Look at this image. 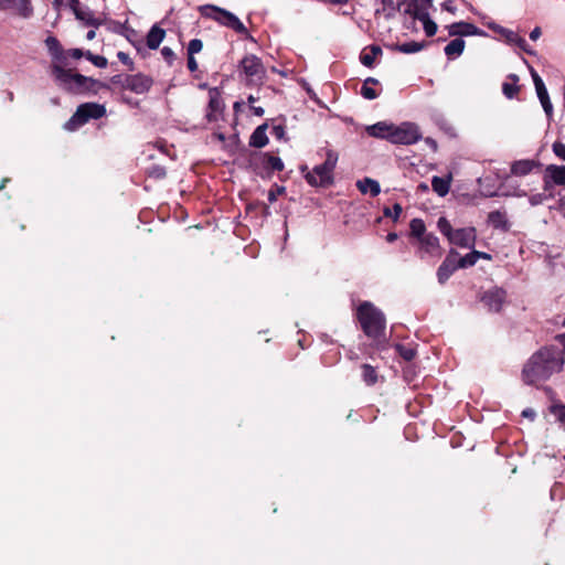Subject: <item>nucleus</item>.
<instances>
[{
  "label": "nucleus",
  "instance_id": "1",
  "mask_svg": "<svg viewBox=\"0 0 565 565\" xmlns=\"http://www.w3.org/2000/svg\"><path fill=\"white\" fill-rule=\"evenodd\" d=\"M565 358L556 345H545L534 352L522 369V380L527 385L547 381L562 371Z\"/></svg>",
  "mask_w": 565,
  "mask_h": 565
},
{
  "label": "nucleus",
  "instance_id": "2",
  "mask_svg": "<svg viewBox=\"0 0 565 565\" xmlns=\"http://www.w3.org/2000/svg\"><path fill=\"white\" fill-rule=\"evenodd\" d=\"M355 319L365 337L371 341L370 347L377 351L388 348L385 315L370 301H362L355 310Z\"/></svg>",
  "mask_w": 565,
  "mask_h": 565
},
{
  "label": "nucleus",
  "instance_id": "3",
  "mask_svg": "<svg viewBox=\"0 0 565 565\" xmlns=\"http://www.w3.org/2000/svg\"><path fill=\"white\" fill-rule=\"evenodd\" d=\"M55 72L61 78L58 85L72 93L97 95L102 89H110L108 84L79 73H74L72 70H61L56 66Z\"/></svg>",
  "mask_w": 565,
  "mask_h": 565
},
{
  "label": "nucleus",
  "instance_id": "4",
  "mask_svg": "<svg viewBox=\"0 0 565 565\" xmlns=\"http://www.w3.org/2000/svg\"><path fill=\"white\" fill-rule=\"evenodd\" d=\"M339 160V154L328 149L323 163L316 166L311 171L307 166L300 168L307 183L315 188H329L334 183L333 172Z\"/></svg>",
  "mask_w": 565,
  "mask_h": 565
},
{
  "label": "nucleus",
  "instance_id": "5",
  "mask_svg": "<svg viewBox=\"0 0 565 565\" xmlns=\"http://www.w3.org/2000/svg\"><path fill=\"white\" fill-rule=\"evenodd\" d=\"M44 43L52 60L50 73L57 84L61 83V78L55 72V67L57 66L61 70H67L66 66L68 65L70 57L79 60L85 57L86 54V51H83L82 49L64 50L58 39L53 35L47 36Z\"/></svg>",
  "mask_w": 565,
  "mask_h": 565
},
{
  "label": "nucleus",
  "instance_id": "6",
  "mask_svg": "<svg viewBox=\"0 0 565 565\" xmlns=\"http://www.w3.org/2000/svg\"><path fill=\"white\" fill-rule=\"evenodd\" d=\"M201 17L213 20L222 26L228 28L236 33L250 38V34L244 23L231 11L215 4H203L199 7Z\"/></svg>",
  "mask_w": 565,
  "mask_h": 565
},
{
  "label": "nucleus",
  "instance_id": "7",
  "mask_svg": "<svg viewBox=\"0 0 565 565\" xmlns=\"http://www.w3.org/2000/svg\"><path fill=\"white\" fill-rule=\"evenodd\" d=\"M437 227L440 233L447 237L450 244L462 248H473L477 241V232L475 227L454 230L450 222L444 216L438 218Z\"/></svg>",
  "mask_w": 565,
  "mask_h": 565
},
{
  "label": "nucleus",
  "instance_id": "8",
  "mask_svg": "<svg viewBox=\"0 0 565 565\" xmlns=\"http://www.w3.org/2000/svg\"><path fill=\"white\" fill-rule=\"evenodd\" d=\"M106 115V107L98 103L81 104L63 128L67 131H76L92 119H100Z\"/></svg>",
  "mask_w": 565,
  "mask_h": 565
},
{
  "label": "nucleus",
  "instance_id": "9",
  "mask_svg": "<svg viewBox=\"0 0 565 565\" xmlns=\"http://www.w3.org/2000/svg\"><path fill=\"white\" fill-rule=\"evenodd\" d=\"M238 67L245 75L247 86H260L264 84L266 78V68L262 60L255 54L245 55Z\"/></svg>",
  "mask_w": 565,
  "mask_h": 565
},
{
  "label": "nucleus",
  "instance_id": "10",
  "mask_svg": "<svg viewBox=\"0 0 565 565\" xmlns=\"http://www.w3.org/2000/svg\"><path fill=\"white\" fill-rule=\"evenodd\" d=\"M422 138L417 125L412 122H403L399 126L393 125L388 135V141L398 145H413Z\"/></svg>",
  "mask_w": 565,
  "mask_h": 565
},
{
  "label": "nucleus",
  "instance_id": "11",
  "mask_svg": "<svg viewBox=\"0 0 565 565\" xmlns=\"http://www.w3.org/2000/svg\"><path fill=\"white\" fill-rule=\"evenodd\" d=\"M459 253L451 248L447 254L444 262L437 269V279L440 285L446 284V281L451 277V275L460 268L458 263Z\"/></svg>",
  "mask_w": 565,
  "mask_h": 565
},
{
  "label": "nucleus",
  "instance_id": "12",
  "mask_svg": "<svg viewBox=\"0 0 565 565\" xmlns=\"http://www.w3.org/2000/svg\"><path fill=\"white\" fill-rule=\"evenodd\" d=\"M153 85V78L149 75L137 73L127 75L126 87L135 94L142 95L148 93Z\"/></svg>",
  "mask_w": 565,
  "mask_h": 565
},
{
  "label": "nucleus",
  "instance_id": "13",
  "mask_svg": "<svg viewBox=\"0 0 565 565\" xmlns=\"http://www.w3.org/2000/svg\"><path fill=\"white\" fill-rule=\"evenodd\" d=\"M71 10L73 11L75 18L82 21L85 25L98 28L102 25L103 20L96 18L88 8H83L79 0H67Z\"/></svg>",
  "mask_w": 565,
  "mask_h": 565
},
{
  "label": "nucleus",
  "instance_id": "14",
  "mask_svg": "<svg viewBox=\"0 0 565 565\" xmlns=\"http://www.w3.org/2000/svg\"><path fill=\"white\" fill-rule=\"evenodd\" d=\"M531 76L536 89L537 97L542 104V107L547 116V118H551L553 116V105L550 100V96L547 93V89L545 87V84L543 79L540 77V75L535 72L533 67H530Z\"/></svg>",
  "mask_w": 565,
  "mask_h": 565
},
{
  "label": "nucleus",
  "instance_id": "15",
  "mask_svg": "<svg viewBox=\"0 0 565 565\" xmlns=\"http://www.w3.org/2000/svg\"><path fill=\"white\" fill-rule=\"evenodd\" d=\"M507 292L502 288H492L486 291L481 298L484 306L492 312H500L505 302Z\"/></svg>",
  "mask_w": 565,
  "mask_h": 565
},
{
  "label": "nucleus",
  "instance_id": "16",
  "mask_svg": "<svg viewBox=\"0 0 565 565\" xmlns=\"http://www.w3.org/2000/svg\"><path fill=\"white\" fill-rule=\"evenodd\" d=\"M420 247H419V257L423 259L424 254H428L433 257H440L441 256V247L439 244V239L436 235L433 233L426 234L424 237L419 239Z\"/></svg>",
  "mask_w": 565,
  "mask_h": 565
},
{
  "label": "nucleus",
  "instance_id": "17",
  "mask_svg": "<svg viewBox=\"0 0 565 565\" xmlns=\"http://www.w3.org/2000/svg\"><path fill=\"white\" fill-rule=\"evenodd\" d=\"M551 182L565 186V166L550 164L545 169L544 191L551 189Z\"/></svg>",
  "mask_w": 565,
  "mask_h": 565
},
{
  "label": "nucleus",
  "instance_id": "18",
  "mask_svg": "<svg viewBox=\"0 0 565 565\" xmlns=\"http://www.w3.org/2000/svg\"><path fill=\"white\" fill-rule=\"evenodd\" d=\"M446 28L448 30L449 36H469L482 33L478 26L466 21L455 22Z\"/></svg>",
  "mask_w": 565,
  "mask_h": 565
},
{
  "label": "nucleus",
  "instance_id": "19",
  "mask_svg": "<svg viewBox=\"0 0 565 565\" xmlns=\"http://www.w3.org/2000/svg\"><path fill=\"white\" fill-rule=\"evenodd\" d=\"M262 168L266 170L267 177H270L273 172H280L284 170L285 164L279 157L273 156L269 152L260 154Z\"/></svg>",
  "mask_w": 565,
  "mask_h": 565
},
{
  "label": "nucleus",
  "instance_id": "20",
  "mask_svg": "<svg viewBox=\"0 0 565 565\" xmlns=\"http://www.w3.org/2000/svg\"><path fill=\"white\" fill-rule=\"evenodd\" d=\"M224 109V103L217 92L210 93V99L207 104V113L205 115L209 122L217 120V114H221Z\"/></svg>",
  "mask_w": 565,
  "mask_h": 565
},
{
  "label": "nucleus",
  "instance_id": "21",
  "mask_svg": "<svg viewBox=\"0 0 565 565\" xmlns=\"http://www.w3.org/2000/svg\"><path fill=\"white\" fill-rule=\"evenodd\" d=\"M488 222L495 230H500L502 232L510 231V223L505 212H501L499 210L490 212L488 214Z\"/></svg>",
  "mask_w": 565,
  "mask_h": 565
},
{
  "label": "nucleus",
  "instance_id": "22",
  "mask_svg": "<svg viewBox=\"0 0 565 565\" xmlns=\"http://www.w3.org/2000/svg\"><path fill=\"white\" fill-rule=\"evenodd\" d=\"M539 166H540V163L534 160H530V159L518 160L512 163L511 172L514 175L524 177V175L531 173L533 171V169Z\"/></svg>",
  "mask_w": 565,
  "mask_h": 565
},
{
  "label": "nucleus",
  "instance_id": "23",
  "mask_svg": "<svg viewBox=\"0 0 565 565\" xmlns=\"http://www.w3.org/2000/svg\"><path fill=\"white\" fill-rule=\"evenodd\" d=\"M268 128L267 122L259 125L252 134L249 138V146L254 148H263L268 143V137L266 130Z\"/></svg>",
  "mask_w": 565,
  "mask_h": 565
},
{
  "label": "nucleus",
  "instance_id": "24",
  "mask_svg": "<svg viewBox=\"0 0 565 565\" xmlns=\"http://www.w3.org/2000/svg\"><path fill=\"white\" fill-rule=\"evenodd\" d=\"M383 54V51L381 46L372 44L365 50L362 51L360 55V62L369 67L372 68L374 66V61L377 56H381Z\"/></svg>",
  "mask_w": 565,
  "mask_h": 565
},
{
  "label": "nucleus",
  "instance_id": "25",
  "mask_svg": "<svg viewBox=\"0 0 565 565\" xmlns=\"http://www.w3.org/2000/svg\"><path fill=\"white\" fill-rule=\"evenodd\" d=\"M427 45H428V42H425V41H423V42L411 41V42H406V43H402V44H399V43L392 44L388 47L392 51L401 52L404 54H412V53H417V52L422 51Z\"/></svg>",
  "mask_w": 565,
  "mask_h": 565
},
{
  "label": "nucleus",
  "instance_id": "26",
  "mask_svg": "<svg viewBox=\"0 0 565 565\" xmlns=\"http://www.w3.org/2000/svg\"><path fill=\"white\" fill-rule=\"evenodd\" d=\"M451 181H452L451 174H449L445 178L434 175L431 179L433 191L436 192L439 196L447 195L450 190Z\"/></svg>",
  "mask_w": 565,
  "mask_h": 565
},
{
  "label": "nucleus",
  "instance_id": "27",
  "mask_svg": "<svg viewBox=\"0 0 565 565\" xmlns=\"http://www.w3.org/2000/svg\"><path fill=\"white\" fill-rule=\"evenodd\" d=\"M166 36V31L158 25H153L147 34V46L150 50H157Z\"/></svg>",
  "mask_w": 565,
  "mask_h": 565
},
{
  "label": "nucleus",
  "instance_id": "28",
  "mask_svg": "<svg viewBox=\"0 0 565 565\" xmlns=\"http://www.w3.org/2000/svg\"><path fill=\"white\" fill-rule=\"evenodd\" d=\"M359 191L363 194L370 193L371 196H377L381 192L380 183L371 178H364L356 182Z\"/></svg>",
  "mask_w": 565,
  "mask_h": 565
},
{
  "label": "nucleus",
  "instance_id": "29",
  "mask_svg": "<svg viewBox=\"0 0 565 565\" xmlns=\"http://www.w3.org/2000/svg\"><path fill=\"white\" fill-rule=\"evenodd\" d=\"M465 46L466 42L461 38H457L445 46L444 52L449 60H454L462 54Z\"/></svg>",
  "mask_w": 565,
  "mask_h": 565
},
{
  "label": "nucleus",
  "instance_id": "30",
  "mask_svg": "<svg viewBox=\"0 0 565 565\" xmlns=\"http://www.w3.org/2000/svg\"><path fill=\"white\" fill-rule=\"evenodd\" d=\"M508 79H510L511 83L504 82L502 84V93L507 98L512 99L516 97L521 89V87L518 85L520 78L516 74H509Z\"/></svg>",
  "mask_w": 565,
  "mask_h": 565
},
{
  "label": "nucleus",
  "instance_id": "31",
  "mask_svg": "<svg viewBox=\"0 0 565 565\" xmlns=\"http://www.w3.org/2000/svg\"><path fill=\"white\" fill-rule=\"evenodd\" d=\"M380 82L379 79L374 78V77H367L366 79H364L363 82V85L361 87V95L365 98V99H369V100H373L375 98L379 97L380 93L377 90H375L373 86H376L379 85Z\"/></svg>",
  "mask_w": 565,
  "mask_h": 565
},
{
  "label": "nucleus",
  "instance_id": "32",
  "mask_svg": "<svg viewBox=\"0 0 565 565\" xmlns=\"http://www.w3.org/2000/svg\"><path fill=\"white\" fill-rule=\"evenodd\" d=\"M361 376H362L363 382L367 386H373L379 381V373H377L376 367H374L367 363H364L361 365Z\"/></svg>",
  "mask_w": 565,
  "mask_h": 565
},
{
  "label": "nucleus",
  "instance_id": "33",
  "mask_svg": "<svg viewBox=\"0 0 565 565\" xmlns=\"http://www.w3.org/2000/svg\"><path fill=\"white\" fill-rule=\"evenodd\" d=\"M393 125H388L386 122L380 121L375 125H372L367 128V132L372 137L383 138L388 140V135L392 131Z\"/></svg>",
  "mask_w": 565,
  "mask_h": 565
},
{
  "label": "nucleus",
  "instance_id": "34",
  "mask_svg": "<svg viewBox=\"0 0 565 565\" xmlns=\"http://www.w3.org/2000/svg\"><path fill=\"white\" fill-rule=\"evenodd\" d=\"M414 19H417L423 22L424 31L427 36H434L436 34L438 26L429 18L428 12H425V10H423L418 14H415Z\"/></svg>",
  "mask_w": 565,
  "mask_h": 565
},
{
  "label": "nucleus",
  "instance_id": "35",
  "mask_svg": "<svg viewBox=\"0 0 565 565\" xmlns=\"http://www.w3.org/2000/svg\"><path fill=\"white\" fill-rule=\"evenodd\" d=\"M397 9L398 11L403 9V12L405 14H408L411 17H415V14H418L420 11H423L419 8L418 0H397Z\"/></svg>",
  "mask_w": 565,
  "mask_h": 565
},
{
  "label": "nucleus",
  "instance_id": "36",
  "mask_svg": "<svg viewBox=\"0 0 565 565\" xmlns=\"http://www.w3.org/2000/svg\"><path fill=\"white\" fill-rule=\"evenodd\" d=\"M12 6L18 10L19 14L23 18H29L33 13L31 0H10Z\"/></svg>",
  "mask_w": 565,
  "mask_h": 565
},
{
  "label": "nucleus",
  "instance_id": "37",
  "mask_svg": "<svg viewBox=\"0 0 565 565\" xmlns=\"http://www.w3.org/2000/svg\"><path fill=\"white\" fill-rule=\"evenodd\" d=\"M507 39L510 43L515 44L519 46L522 51H524L527 54H533V52L529 49L527 42L525 39L521 38L518 33L513 31L507 32Z\"/></svg>",
  "mask_w": 565,
  "mask_h": 565
},
{
  "label": "nucleus",
  "instance_id": "38",
  "mask_svg": "<svg viewBox=\"0 0 565 565\" xmlns=\"http://www.w3.org/2000/svg\"><path fill=\"white\" fill-rule=\"evenodd\" d=\"M382 4V9H377L376 13L381 11L384 13L386 19H392L395 15V12L398 11L397 3L394 0H380Z\"/></svg>",
  "mask_w": 565,
  "mask_h": 565
},
{
  "label": "nucleus",
  "instance_id": "39",
  "mask_svg": "<svg viewBox=\"0 0 565 565\" xmlns=\"http://www.w3.org/2000/svg\"><path fill=\"white\" fill-rule=\"evenodd\" d=\"M411 234L417 238L424 237L426 226L423 220L420 218H413L409 223Z\"/></svg>",
  "mask_w": 565,
  "mask_h": 565
},
{
  "label": "nucleus",
  "instance_id": "40",
  "mask_svg": "<svg viewBox=\"0 0 565 565\" xmlns=\"http://www.w3.org/2000/svg\"><path fill=\"white\" fill-rule=\"evenodd\" d=\"M146 173L149 178L156 180H161L167 175L166 168L159 164H152L151 167L147 168Z\"/></svg>",
  "mask_w": 565,
  "mask_h": 565
},
{
  "label": "nucleus",
  "instance_id": "41",
  "mask_svg": "<svg viewBox=\"0 0 565 565\" xmlns=\"http://www.w3.org/2000/svg\"><path fill=\"white\" fill-rule=\"evenodd\" d=\"M85 58L93 63L96 67L104 68L108 65V61L105 56L95 55L90 51H86Z\"/></svg>",
  "mask_w": 565,
  "mask_h": 565
},
{
  "label": "nucleus",
  "instance_id": "42",
  "mask_svg": "<svg viewBox=\"0 0 565 565\" xmlns=\"http://www.w3.org/2000/svg\"><path fill=\"white\" fill-rule=\"evenodd\" d=\"M396 351L398 354L405 360V361H412L415 355L416 351L413 348L405 347L403 344H396Z\"/></svg>",
  "mask_w": 565,
  "mask_h": 565
},
{
  "label": "nucleus",
  "instance_id": "43",
  "mask_svg": "<svg viewBox=\"0 0 565 565\" xmlns=\"http://www.w3.org/2000/svg\"><path fill=\"white\" fill-rule=\"evenodd\" d=\"M402 211H403V209H402L401 204L395 203L392 209L388 206H385L383 210V214L386 217H391L394 221H397L402 214Z\"/></svg>",
  "mask_w": 565,
  "mask_h": 565
},
{
  "label": "nucleus",
  "instance_id": "44",
  "mask_svg": "<svg viewBox=\"0 0 565 565\" xmlns=\"http://www.w3.org/2000/svg\"><path fill=\"white\" fill-rule=\"evenodd\" d=\"M203 49V42L200 39H192L188 44V55H195Z\"/></svg>",
  "mask_w": 565,
  "mask_h": 565
},
{
  "label": "nucleus",
  "instance_id": "45",
  "mask_svg": "<svg viewBox=\"0 0 565 565\" xmlns=\"http://www.w3.org/2000/svg\"><path fill=\"white\" fill-rule=\"evenodd\" d=\"M458 263L460 268H468L475 266L477 262L475 259L473 252H470L467 255L459 257Z\"/></svg>",
  "mask_w": 565,
  "mask_h": 565
},
{
  "label": "nucleus",
  "instance_id": "46",
  "mask_svg": "<svg viewBox=\"0 0 565 565\" xmlns=\"http://www.w3.org/2000/svg\"><path fill=\"white\" fill-rule=\"evenodd\" d=\"M127 75L117 74L110 77L109 82L111 85L119 87L122 90H127L126 87Z\"/></svg>",
  "mask_w": 565,
  "mask_h": 565
},
{
  "label": "nucleus",
  "instance_id": "47",
  "mask_svg": "<svg viewBox=\"0 0 565 565\" xmlns=\"http://www.w3.org/2000/svg\"><path fill=\"white\" fill-rule=\"evenodd\" d=\"M552 150L557 158L565 162V143L555 141L552 145Z\"/></svg>",
  "mask_w": 565,
  "mask_h": 565
},
{
  "label": "nucleus",
  "instance_id": "48",
  "mask_svg": "<svg viewBox=\"0 0 565 565\" xmlns=\"http://www.w3.org/2000/svg\"><path fill=\"white\" fill-rule=\"evenodd\" d=\"M551 412L557 417V419L561 423L565 424V405L564 404L553 405L551 408Z\"/></svg>",
  "mask_w": 565,
  "mask_h": 565
},
{
  "label": "nucleus",
  "instance_id": "49",
  "mask_svg": "<svg viewBox=\"0 0 565 565\" xmlns=\"http://www.w3.org/2000/svg\"><path fill=\"white\" fill-rule=\"evenodd\" d=\"M117 57L118 60L126 66H128L129 71H134L135 70V64H134V61L130 58V56L122 52V51H119L117 53Z\"/></svg>",
  "mask_w": 565,
  "mask_h": 565
},
{
  "label": "nucleus",
  "instance_id": "50",
  "mask_svg": "<svg viewBox=\"0 0 565 565\" xmlns=\"http://www.w3.org/2000/svg\"><path fill=\"white\" fill-rule=\"evenodd\" d=\"M161 55L164 58V61L168 63L169 66H171L173 64V62L175 60V54L170 47L163 46L161 50Z\"/></svg>",
  "mask_w": 565,
  "mask_h": 565
},
{
  "label": "nucleus",
  "instance_id": "51",
  "mask_svg": "<svg viewBox=\"0 0 565 565\" xmlns=\"http://www.w3.org/2000/svg\"><path fill=\"white\" fill-rule=\"evenodd\" d=\"M271 132L276 139L281 140V139H285L286 128L281 124L275 125V126H273Z\"/></svg>",
  "mask_w": 565,
  "mask_h": 565
},
{
  "label": "nucleus",
  "instance_id": "52",
  "mask_svg": "<svg viewBox=\"0 0 565 565\" xmlns=\"http://www.w3.org/2000/svg\"><path fill=\"white\" fill-rule=\"evenodd\" d=\"M285 188L284 186H277L276 190H269L268 192V201L270 203H274L277 200V195L284 194Z\"/></svg>",
  "mask_w": 565,
  "mask_h": 565
},
{
  "label": "nucleus",
  "instance_id": "53",
  "mask_svg": "<svg viewBox=\"0 0 565 565\" xmlns=\"http://www.w3.org/2000/svg\"><path fill=\"white\" fill-rule=\"evenodd\" d=\"M188 70L193 73L198 71V62L193 55H188V63H186Z\"/></svg>",
  "mask_w": 565,
  "mask_h": 565
},
{
  "label": "nucleus",
  "instance_id": "54",
  "mask_svg": "<svg viewBox=\"0 0 565 565\" xmlns=\"http://www.w3.org/2000/svg\"><path fill=\"white\" fill-rule=\"evenodd\" d=\"M441 8H443V10L448 11L451 14H455L457 11V8L454 6L452 1H450V0L443 2Z\"/></svg>",
  "mask_w": 565,
  "mask_h": 565
},
{
  "label": "nucleus",
  "instance_id": "55",
  "mask_svg": "<svg viewBox=\"0 0 565 565\" xmlns=\"http://www.w3.org/2000/svg\"><path fill=\"white\" fill-rule=\"evenodd\" d=\"M472 252H473V256H475L476 262H478L479 259H487V260L491 259V255L488 254V253L479 252V250H476V249H473Z\"/></svg>",
  "mask_w": 565,
  "mask_h": 565
},
{
  "label": "nucleus",
  "instance_id": "56",
  "mask_svg": "<svg viewBox=\"0 0 565 565\" xmlns=\"http://www.w3.org/2000/svg\"><path fill=\"white\" fill-rule=\"evenodd\" d=\"M419 8L428 12V9L433 6V0H418Z\"/></svg>",
  "mask_w": 565,
  "mask_h": 565
},
{
  "label": "nucleus",
  "instance_id": "57",
  "mask_svg": "<svg viewBox=\"0 0 565 565\" xmlns=\"http://www.w3.org/2000/svg\"><path fill=\"white\" fill-rule=\"evenodd\" d=\"M544 198H545L544 194H541V193L535 194L530 198V202H531V204L535 205V204L542 203Z\"/></svg>",
  "mask_w": 565,
  "mask_h": 565
},
{
  "label": "nucleus",
  "instance_id": "58",
  "mask_svg": "<svg viewBox=\"0 0 565 565\" xmlns=\"http://www.w3.org/2000/svg\"><path fill=\"white\" fill-rule=\"evenodd\" d=\"M541 29L539 26L534 28L530 33V39L532 41H536L541 36Z\"/></svg>",
  "mask_w": 565,
  "mask_h": 565
},
{
  "label": "nucleus",
  "instance_id": "59",
  "mask_svg": "<svg viewBox=\"0 0 565 565\" xmlns=\"http://www.w3.org/2000/svg\"><path fill=\"white\" fill-rule=\"evenodd\" d=\"M556 340L563 345V349H559V351L563 353V356L565 358V332L556 335Z\"/></svg>",
  "mask_w": 565,
  "mask_h": 565
},
{
  "label": "nucleus",
  "instance_id": "60",
  "mask_svg": "<svg viewBox=\"0 0 565 565\" xmlns=\"http://www.w3.org/2000/svg\"><path fill=\"white\" fill-rule=\"evenodd\" d=\"M250 110H252V111H253V114H254L255 116H257V117H262V116H264V113H265V110H264V108H263V107H257V106H253V105L250 106Z\"/></svg>",
  "mask_w": 565,
  "mask_h": 565
},
{
  "label": "nucleus",
  "instance_id": "61",
  "mask_svg": "<svg viewBox=\"0 0 565 565\" xmlns=\"http://www.w3.org/2000/svg\"><path fill=\"white\" fill-rule=\"evenodd\" d=\"M522 416L523 417H527L530 419H534L535 417V412L532 409V408H526L522 412Z\"/></svg>",
  "mask_w": 565,
  "mask_h": 565
},
{
  "label": "nucleus",
  "instance_id": "62",
  "mask_svg": "<svg viewBox=\"0 0 565 565\" xmlns=\"http://www.w3.org/2000/svg\"><path fill=\"white\" fill-rule=\"evenodd\" d=\"M428 190H429L428 184L425 182H422L417 185L418 192H428Z\"/></svg>",
  "mask_w": 565,
  "mask_h": 565
},
{
  "label": "nucleus",
  "instance_id": "63",
  "mask_svg": "<svg viewBox=\"0 0 565 565\" xmlns=\"http://www.w3.org/2000/svg\"><path fill=\"white\" fill-rule=\"evenodd\" d=\"M397 237L398 236H397L396 233H388L387 236H386V239H387V242L393 243V242H395L397 239Z\"/></svg>",
  "mask_w": 565,
  "mask_h": 565
},
{
  "label": "nucleus",
  "instance_id": "64",
  "mask_svg": "<svg viewBox=\"0 0 565 565\" xmlns=\"http://www.w3.org/2000/svg\"><path fill=\"white\" fill-rule=\"evenodd\" d=\"M96 36V32L94 30H89L86 34V39L92 41L93 39H95Z\"/></svg>",
  "mask_w": 565,
  "mask_h": 565
}]
</instances>
